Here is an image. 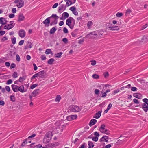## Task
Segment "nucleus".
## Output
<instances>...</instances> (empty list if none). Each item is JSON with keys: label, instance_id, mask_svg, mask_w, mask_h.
<instances>
[{"label": "nucleus", "instance_id": "f3484780", "mask_svg": "<svg viewBox=\"0 0 148 148\" xmlns=\"http://www.w3.org/2000/svg\"><path fill=\"white\" fill-rule=\"evenodd\" d=\"M66 9L65 6L64 4H61L58 7V12H62Z\"/></svg>", "mask_w": 148, "mask_h": 148}, {"label": "nucleus", "instance_id": "b1692460", "mask_svg": "<svg viewBox=\"0 0 148 148\" xmlns=\"http://www.w3.org/2000/svg\"><path fill=\"white\" fill-rule=\"evenodd\" d=\"M97 121L95 119H92L90 120L89 125L90 126H91L95 124L96 123Z\"/></svg>", "mask_w": 148, "mask_h": 148}, {"label": "nucleus", "instance_id": "2f4dec72", "mask_svg": "<svg viewBox=\"0 0 148 148\" xmlns=\"http://www.w3.org/2000/svg\"><path fill=\"white\" fill-rule=\"evenodd\" d=\"M45 53L46 54H53V53L50 49H48L46 50L45 52Z\"/></svg>", "mask_w": 148, "mask_h": 148}, {"label": "nucleus", "instance_id": "4468645a", "mask_svg": "<svg viewBox=\"0 0 148 148\" xmlns=\"http://www.w3.org/2000/svg\"><path fill=\"white\" fill-rule=\"evenodd\" d=\"M53 136V134L51 131H49L47 132L45 134L44 139L46 138H51Z\"/></svg>", "mask_w": 148, "mask_h": 148}, {"label": "nucleus", "instance_id": "e433bc0d", "mask_svg": "<svg viewBox=\"0 0 148 148\" xmlns=\"http://www.w3.org/2000/svg\"><path fill=\"white\" fill-rule=\"evenodd\" d=\"M62 54L63 53L61 52L55 54V56L56 58H60Z\"/></svg>", "mask_w": 148, "mask_h": 148}, {"label": "nucleus", "instance_id": "603ef678", "mask_svg": "<svg viewBox=\"0 0 148 148\" xmlns=\"http://www.w3.org/2000/svg\"><path fill=\"white\" fill-rule=\"evenodd\" d=\"M16 65L14 63H12L10 66V69H12L13 68H14L16 67Z\"/></svg>", "mask_w": 148, "mask_h": 148}, {"label": "nucleus", "instance_id": "6e6d98bb", "mask_svg": "<svg viewBox=\"0 0 148 148\" xmlns=\"http://www.w3.org/2000/svg\"><path fill=\"white\" fill-rule=\"evenodd\" d=\"M109 25H108V28L109 30H110L111 29V27H112L113 25L110 23H109Z\"/></svg>", "mask_w": 148, "mask_h": 148}, {"label": "nucleus", "instance_id": "7c9ffc66", "mask_svg": "<svg viewBox=\"0 0 148 148\" xmlns=\"http://www.w3.org/2000/svg\"><path fill=\"white\" fill-rule=\"evenodd\" d=\"M93 24V22L91 21H89L87 23V27L88 29L90 28L91 27Z\"/></svg>", "mask_w": 148, "mask_h": 148}, {"label": "nucleus", "instance_id": "13d9d810", "mask_svg": "<svg viewBox=\"0 0 148 148\" xmlns=\"http://www.w3.org/2000/svg\"><path fill=\"white\" fill-rule=\"evenodd\" d=\"M41 59L42 60H45L46 59V58L45 55H42L41 57Z\"/></svg>", "mask_w": 148, "mask_h": 148}, {"label": "nucleus", "instance_id": "680f3d73", "mask_svg": "<svg viewBox=\"0 0 148 148\" xmlns=\"http://www.w3.org/2000/svg\"><path fill=\"white\" fill-rule=\"evenodd\" d=\"M12 12L13 13H15L16 12V8H14L12 9Z\"/></svg>", "mask_w": 148, "mask_h": 148}, {"label": "nucleus", "instance_id": "69168bd1", "mask_svg": "<svg viewBox=\"0 0 148 148\" xmlns=\"http://www.w3.org/2000/svg\"><path fill=\"white\" fill-rule=\"evenodd\" d=\"M27 141L26 140H25L22 143L21 146H24L26 144H27Z\"/></svg>", "mask_w": 148, "mask_h": 148}, {"label": "nucleus", "instance_id": "a211bd4d", "mask_svg": "<svg viewBox=\"0 0 148 148\" xmlns=\"http://www.w3.org/2000/svg\"><path fill=\"white\" fill-rule=\"evenodd\" d=\"M7 21L3 17L0 18V24L2 25H4L6 24L7 22Z\"/></svg>", "mask_w": 148, "mask_h": 148}, {"label": "nucleus", "instance_id": "8fccbe9b", "mask_svg": "<svg viewBox=\"0 0 148 148\" xmlns=\"http://www.w3.org/2000/svg\"><path fill=\"white\" fill-rule=\"evenodd\" d=\"M12 82V81L11 79H10L7 81L6 84L7 85H8L11 84Z\"/></svg>", "mask_w": 148, "mask_h": 148}, {"label": "nucleus", "instance_id": "3c124183", "mask_svg": "<svg viewBox=\"0 0 148 148\" xmlns=\"http://www.w3.org/2000/svg\"><path fill=\"white\" fill-rule=\"evenodd\" d=\"M33 45L32 43L28 42L27 44V47L29 48H31L32 47Z\"/></svg>", "mask_w": 148, "mask_h": 148}, {"label": "nucleus", "instance_id": "dca6fc26", "mask_svg": "<svg viewBox=\"0 0 148 148\" xmlns=\"http://www.w3.org/2000/svg\"><path fill=\"white\" fill-rule=\"evenodd\" d=\"M18 33L19 36L21 38L24 37L25 36V32L24 30H20Z\"/></svg>", "mask_w": 148, "mask_h": 148}, {"label": "nucleus", "instance_id": "393cba45", "mask_svg": "<svg viewBox=\"0 0 148 148\" xmlns=\"http://www.w3.org/2000/svg\"><path fill=\"white\" fill-rule=\"evenodd\" d=\"M25 19V17L22 14H20L19 15L18 21H23Z\"/></svg>", "mask_w": 148, "mask_h": 148}, {"label": "nucleus", "instance_id": "0eeeda50", "mask_svg": "<svg viewBox=\"0 0 148 148\" xmlns=\"http://www.w3.org/2000/svg\"><path fill=\"white\" fill-rule=\"evenodd\" d=\"M14 3L16 4L17 7L18 8L22 7L24 5V2L23 0H15Z\"/></svg>", "mask_w": 148, "mask_h": 148}, {"label": "nucleus", "instance_id": "bb28decb", "mask_svg": "<svg viewBox=\"0 0 148 148\" xmlns=\"http://www.w3.org/2000/svg\"><path fill=\"white\" fill-rule=\"evenodd\" d=\"M101 115V112L99 111L93 117L97 119H98L100 117Z\"/></svg>", "mask_w": 148, "mask_h": 148}, {"label": "nucleus", "instance_id": "864d4df0", "mask_svg": "<svg viewBox=\"0 0 148 148\" xmlns=\"http://www.w3.org/2000/svg\"><path fill=\"white\" fill-rule=\"evenodd\" d=\"M104 77L105 78H107V77H108L109 76V75L108 73V72H106L105 73H104Z\"/></svg>", "mask_w": 148, "mask_h": 148}, {"label": "nucleus", "instance_id": "4c0bfd02", "mask_svg": "<svg viewBox=\"0 0 148 148\" xmlns=\"http://www.w3.org/2000/svg\"><path fill=\"white\" fill-rule=\"evenodd\" d=\"M74 3H73V2H72L70 0H69V1H67L66 2V5L67 6H68L71 5L72 4Z\"/></svg>", "mask_w": 148, "mask_h": 148}, {"label": "nucleus", "instance_id": "423d86ee", "mask_svg": "<svg viewBox=\"0 0 148 148\" xmlns=\"http://www.w3.org/2000/svg\"><path fill=\"white\" fill-rule=\"evenodd\" d=\"M69 109L71 111L74 112H78L81 110L79 106L76 105H71L69 108Z\"/></svg>", "mask_w": 148, "mask_h": 148}, {"label": "nucleus", "instance_id": "58836bf2", "mask_svg": "<svg viewBox=\"0 0 148 148\" xmlns=\"http://www.w3.org/2000/svg\"><path fill=\"white\" fill-rule=\"evenodd\" d=\"M11 41L13 44H15L16 42V39L15 37H13L11 38Z\"/></svg>", "mask_w": 148, "mask_h": 148}, {"label": "nucleus", "instance_id": "052dcab7", "mask_svg": "<svg viewBox=\"0 0 148 148\" xmlns=\"http://www.w3.org/2000/svg\"><path fill=\"white\" fill-rule=\"evenodd\" d=\"M62 41L65 43H66L68 41V40L66 38H64L62 39Z\"/></svg>", "mask_w": 148, "mask_h": 148}, {"label": "nucleus", "instance_id": "c9c22d12", "mask_svg": "<svg viewBox=\"0 0 148 148\" xmlns=\"http://www.w3.org/2000/svg\"><path fill=\"white\" fill-rule=\"evenodd\" d=\"M10 100L13 102H14L15 101V98L14 95H11L10 97Z\"/></svg>", "mask_w": 148, "mask_h": 148}, {"label": "nucleus", "instance_id": "6ab92c4d", "mask_svg": "<svg viewBox=\"0 0 148 148\" xmlns=\"http://www.w3.org/2000/svg\"><path fill=\"white\" fill-rule=\"evenodd\" d=\"M12 88L13 90L15 92H18V86L15 84H12L11 85Z\"/></svg>", "mask_w": 148, "mask_h": 148}, {"label": "nucleus", "instance_id": "f03ea898", "mask_svg": "<svg viewBox=\"0 0 148 148\" xmlns=\"http://www.w3.org/2000/svg\"><path fill=\"white\" fill-rule=\"evenodd\" d=\"M46 72L44 70H42L35 74L31 78V81L32 82L34 78L38 77L41 78H45L47 77Z\"/></svg>", "mask_w": 148, "mask_h": 148}, {"label": "nucleus", "instance_id": "774afa93", "mask_svg": "<svg viewBox=\"0 0 148 148\" xmlns=\"http://www.w3.org/2000/svg\"><path fill=\"white\" fill-rule=\"evenodd\" d=\"M99 91L98 89H96L95 90V93L96 95H98L99 94Z\"/></svg>", "mask_w": 148, "mask_h": 148}, {"label": "nucleus", "instance_id": "9b49d317", "mask_svg": "<svg viewBox=\"0 0 148 148\" xmlns=\"http://www.w3.org/2000/svg\"><path fill=\"white\" fill-rule=\"evenodd\" d=\"M96 32L97 38L103 37V34L104 33V31L103 30H99L96 31Z\"/></svg>", "mask_w": 148, "mask_h": 148}, {"label": "nucleus", "instance_id": "f704fd0d", "mask_svg": "<svg viewBox=\"0 0 148 148\" xmlns=\"http://www.w3.org/2000/svg\"><path fill=\"white\" fill-rule=\"evenodd\" d=\"M57 29L55 27H53L50 30V34H53L56 31Z\"/></svg>", "mask_w": 148, "mask_h": 148}, {"label": "nucleus", "instance_id": "49530a36", "mask_svg": "<svg viewBox=\"0 0 148 148\" xmlns=\"http://www.w3.org/2000/svg\"><path fill=\"white\" fill-rule=\"evenodd\" d=\"M38 86V84H33L31 86L30 88L31 89H33L37 86Z\"/></svg>", "mask_w": 148, "mask_h": 148}, {"label": "nucleus", "instance_id": "338daca9", "mask_svg": "<svg viewBox=\"0 0 148 148\" xmlns=\"http://www.w3.org/2000/svg\"><path fill=\"white\" fill-rule=\"evenodd\" d=\"M63 32L65 33H67L68 32V31L66 27H64L63 29Z\"/></svg>", "mask_w": 148, "mask_h": 148}, {"label": "nucleus", "instance_id": "412c9836", "mask_svg": "<svg viewBox=\"0 0 148 148\" xmlns=\"http://www.w3.org/2000/svg\"><path fill=\"white\" fill-rule=\"evenodd\" d=\"M18 91H19L21 93H24L26 91V90L24 89V86L23 85L20 86H18Z\"/></svg>", "mask_w": 148, "mask_h": 148}, {"label": "nucleus", "instance_id": "c756f323", "mask_svg": "<svg viewBox=\"0 0 148 148\" xmlns=\"http://www.w3.org/2000/svg\"><path fill=\"white\" fill-rule=\"evenodd\" d=\"M88 148H92L94 145L93 143L91 141H89L88 142Z\"/></svg>", "mask_w": 148, "mask_h": 148}, {"label": "nucleus", "instance_id": "c03bdc74", "mask_svg": "<svg viewBox=\"0 0 148 148\" xmlns=\"http://www.w3.org/2000/svg\"><path fill=\"white\" fill-rule=\"evenodd\" d=\"M12 76L14 78L17 77H18L17 73L16 72H14L12 75Z\"/></svg>", "mask_w": 148, "mask_h": 148}, {"label": "nucleus", "instance_id": "0e129e2a", "mask_svg": "<svg viewBox=\"0 0 148 148\" xmlns=\"http://www.w3.org/2000/svg\"><path fill=\"white\" fill-rule=\"evenodd\" d=\"M24 40H21L19 42V45H22L24 43Z\"/></svg>", "mask_w": 148, "mask_h": 148}, {"label": "nucleus", "instance_id": "37998d69", "mask_svg": "<svg viewBox=\"0 0 148 148\" xmlns=\"http://www.w3.org/2000/svg\"><path fill=\"white\" fill-rule=\"evenodd\" d=\"M123 15L122 13L118 12L116 14V16L117 17H120L122 16Z\"/></svg>", "mask_w": 148, "mask_h": 148}, {"label": "nucleus", "instance_id": "4be33fe9", "mask_svg": "<svg viewBox=\"0 0 148 148\" xmlns=\"http://www.w3.org/2000/svg\"><path fill=\"white\" fill-rule=\"evenodd\" d=\"M50 17H48L43 22V23L45 25H48L50 23Z\"/></svg>", "mask_w": 148, "mask_h": 148}, {"label": "nucleus", "instance_id": "79ce46f5", "mask_svg": "<svg viewBox=\"0 0 148 148\" xmlns=\"http://www.w3.org/2000/svg\"><path fill=\"white\" fill-rule=\"evenodd\" d=\"M92 77L95 79H98L99 78V76L98 75L96 74H94L92 75Z\"/></svg>", "mask_w": 148, "mask_h": 148}, {"label": "nucleus", "instance_id": "9d476101", "mask_svg": "<svg viewBox=\"0 0 148 148\" xmlns=\"http://www.w3.org/2000/svg\"><path fill=\"white\" fill-rule=\"evenodd\" d=\"M86 37L88 38H97L96 32H93L87 35Z\"/></svg>", "mask_w": 148, "mask_h": 148}, {"label": "nucleus", "instance_id": "f8f14e48", "mask_svg": "<svg viewBox=\"0 0 148 148\" xmlns=\"http://www.w3.org/2000/svg\"><path fill=\"white\" fill-rule=\"evenodd\" d=\"M99 136V133L97 132L94 133L93 134H92L90 136H88V138L91 139H98Z\"/></svg>", "mask_w": 148, "mask_h": 148}, {"label": "nucleus", "instance_id": "5fc2aeb1", "mask_svg": "<svg viewBox=\"0 0 148 148\" xmlns=\"http://www.w3.org/2000/svg\"><path fill=\"white\" fill-rule=\"evenodd\" d=\"M16 60L18 62L20 60V58L19 55L18 54H17L16 56Z\"/></svg>", "mask_w": 148, "mask_h": 148}, {"label": "nucleus", "instance_id": "a19ab883", "mask_svg": "<svg viewBox=\"0 0 148 148\" xmlns=\"http://www.w3.org/2000/svg\"><path fill=\"white\" fill-rule=\"evenodd\" d=\"M50 139H43V142L46 145H47L50 142Z\"/></svg>", "mask_w": 148, "mask_h": 148}, {"label": "nucleus", "instance_id": "a878e982", "mask_svg": "<svg viewBox=\"0 0 148 148\" xmlns=\"http://www.w3.org/2000/svg\"><path fill=\"white\" fill-rule=\"evenodd\" d=\"M110 30L112 31H115V30H119L120 29V28L119 27L117 26H115L113 25L111 27Z\"/></svg>", "mask_w": 148, "mask_h": 148}, {"label": "nucleus", "instance_id": "5701e85b", "mask_svg": "<svg viewBox=\"0 0 148 148\" xmlns=\"http://www.w3.org/2000/svg\"><path fill=\"white\" fill-rule=\"evenodd\" d=\"M133 96L134 97L139 99H141L142 98V95L140 93H134L133 94Z\"/></svg>", "mask_w": 148, "mask_h": 148}, {"label": "nucleus", "instance_id": "1a4fd4ad", "mask_svg": "<svg viewBox=\"0 0 148 148\" xmlns=\"http://www.w3.org/2000/svg\"><path fill=\"white\" fill-rule=\"evenodd\" d=\"M106 126L104 124H102L99 129V130L102 133L108 134V131L105 128Z\"/></svg>", "mask_w": 148, "mask_h": 148}, {"label": "nucleus", "instance_id": "aec40b11", "mask_svg": "<svg viewBox=\"0 0 148 148\" xmlns=\"http://www.w3.org/2000/svg\"><path fill=\"white\" fill-rule=\"evenodd\" d=\"M39 89H36L32 92L31 94L32 95L33 97H35L39 94Z\"/></svg>", "mask_w": 148, "mask_h": 148}, {"label": "nucleus", "instance_id": "a18cd8bd", "mask_svg": "<svg viewBox=\"0 0 148 148\" xmlns=\"http://www.w3.org/2000/svg\"><path fill=\"white\" fill-rule=\"evenodd\" d=\"M25 79V77H20L19 79V81L20 82H22Z\"/></svg>", "mask_w": 148, "mask_h": 148}, {"label": "nucleus", "instance_id": "6e6552de", "mask_svg": "<svg viewBox=\"0 0 148 148\" xmlns=\"http://www.w3.org/2000/svg\"><path fill=\"white\" fill-rule=\"evenodd\" d=\"M10 23L7 24L4 26V29L9 30L13 28L15 25V23L14 22V21H10Z\"/></svg>", "mask_w": 148, "mask_h": 148}, {"label": "nucleus", "instance_id": "4d7b16f0", "mask_svg": "<svg viewBox=\"0 0 148 148\" xmlns=\"http://www.w3.org/2000/svg\"><path fill=\"white\" fill-rule=\"evenodd\" d=\"M137 88L135 87H132L131 88V90L133 91H136L137 90Z\"/></svg>", "mask_w": 148, "mask_h": 148}, {"label": "nucleus", "instance_id": "de8ad7c7", "mask_svg": "<svg viewBox=\"0 0 148 148\" xmlns=\"http://www.w3.org/2000/svg\"><path fill=\"white\" fill-rule=\"evenodd\" d=\"M90 62H91V64L92 66L95 65L96 63V61L94 60L90 61Z\"/></svg>", "mask_w": 148, "mask_h": 148}, {"label": "nucleus", "instance_id": "f257e3e1", "mask_svg": "<svg viewBox=\"0 0 148 148\" xmlns=\"http://www.w3.org/2000/svg\"><path fill=\"white\" fill-rule=\"evenodd\" d=\"M56 131L55 132L57 133H59L60 132H62L63 131L64 128L65 127L66 125H68L67 123L62 124V122L61 121H57L55 123Z\"/></svg>", "mask_w": 148, "mask_h": 148}, {"label": "nucleus", "instance_id": "2eb2a0df", "mask_svg": "<svg viewBox=\"0 0 148 148\" xmlns=\"http://www.w3.org/2000/svg\"><path fill=\"white\" fill-rule=\"evenodd\" d=\"M69 10L72 11L73 13L76 16H77L78 15V13L76 10V8L75 6H72L70 7Z\"/></svg>", "mask_w": 148, "mask_h": 148}, {"label": "nucleus", "instance_id": "ddd939ff", "mask_svg": "<svg viewBox=\"0 0 148 148\" xmlns=\"http://www.w3.org/2000/svg\"><path fill=\"white\" fill-rule=\"evenodd\" d=\"M77 117V116L76 115H70L67 116L66 119L68 121H71L76 119Z\"/></svg>", "mask_w": 148, "mask_h": 148}, {"label": "nucleus", "instance_id": "bf43d9fd", "mask_svg": "<svg viewBox=\"0 0 148 148\" xmlns=\"http://www.w3.org/2000/svg\"><path fill=\"white\" fill-rule=\"evenodd\" d=\"M6 90L8 92H10V87L8 86H6L5 87Z\"/></svg>", "mask_w": 148, "mask_h": 148}, {"label": "nucleus", "instance_id": "7ed1b4c3", "mask_svg": "<svg viewBox=\"0 0 148 148\" xmlns=\"http://www.w3.org/2000/svg\"><path fill=\"white\" fill-rule=\"evenodd\" d=\"M66 23L71 29H72L75 24V20L73 18L69 17L66 20Z\"/></svg>", "mask_w": 148, "mask_h": 148}, {"label": "nucleus", "instance_id": "20e7f679", "mask_svg": "<svg viewBox=\"0 0 148 148\" xmlns=\"http://www.w3.org/2000/svg\"><path fill=\"white\" fill-rule=\"evenodd\" d=\"M50 17L51 22L50 24V25L56 24L58 23V19L59 18L58 16L56 14H53Z\"/></svg>", "mask_w": 148, "mask_h": 148}, {"label": "nucleus", "instance_id": "cd10ccee", "mask_svg": "<svg viewBox=\"0 0 148 148\" xmlns=\"http://www.w3.org/2000/svg\"><path fill=\"white\" fill-rule=\"evenodd\" d=\"M142 40L144 42H147L148 41V37L147 36H144L142 38Z\"/></svg>", "mask_w": 148, "mask_h": 148}, {"label": "nucleus", "instance_id": "473e14b6", "mask_svg": "<svg viewBox=\"0 0 148 148\" xmlns=\"http://www.w3.org/2000/svg\"><path fill=\"white\" fill-rule=\"evenodd\" d=\"M62 15L66 19L68 18L69 16V14L66 12H64L62 14Z\"/></svg>", "mask_w": 148, "mask_h": 148}, {"label": "nucleus", "instance_id": "39448f33", "mask_svg": "<svg viewBox=\"0 0 148 148\" xmlns=\"http://www.w3.org/2000/svg\"><path fill=\"white\" fill-rule=\"evenodd\" d=\"M143 101L145 103L142 105L141 108L145 112L148 110V99L147 98H144L143 99Z\"/></svg>", "mask_w": 148, "mask_h": 148}, {"label": "nucleus", "instance_id": "e2e57ef3", "mask_svg": "<svg viewBox=\"0 0 148 148\" xmlns=\"http://www.w3.org/2000/svg\"><path fill=\"white\" fill-rule=\"evenodd\" d=\"M15 16V15L14 14H10L9 15V17L10 18H14Z\"/></svg>", "mask_w": 148, "mask_h": 148}, {"label": "nucleus", "instance_id": "ea45409f", "mask_svg": "<svg viewBox=\"0 0 148 148\" xmlns=\"http://www.w3.org/2000/svg\"><path fill=\"white\" fill-rule=\"evenodd\" d=\"M131 12H132V11L130 9H127V10H126V12H125V15L127 16V15H129L130 14V13Z\"/></svg>", "mask_w": 148, "mask_h": 148}, {"label": "nucleus", "instance_id": "09e8293b", "mask_svg": "<svg viewBox=\"0 0 148 148\" xmlns=\"http://www.w3.org/2000/svg\"><path fill=\"white\" fill-rule=\"evenodd\" d=\"M133 101L134 103L135 104H139V101L136 99H134L133 100Z\"/></svg>", "mask_w": 148, "mask_h": 148}, {"label": "nucleus", "instance_id": "72a5a7b5", "mask_svg": "<svg viewBox=\"0 0 148 148\" xmlns=\"http://www.w3.org/2000/svg\"><path fill=\"white\" fill-rule=\"evenodd\" d=\"M54 61L55 60L53 58H51L48 60L47 62L49 64L51 65L53 64Z\"/></svg>", "mask_w": 148, "mask_h": 148}, {"label": "nucleus", "instance_id": "c85d7f7f", "mask_svg": "<svg viewBox=\"0 0 148 148\" xmlns=\"http://www.w3.org/2000/svg\"><path fill=\"white\" fill-rule=\"evenodd\" d=\"M61 99V97L60 95H58L56 97L55 101L57 102H59Z\"/></svg>", "mask_w": 148, "mask_h": 148}]
</instances>
